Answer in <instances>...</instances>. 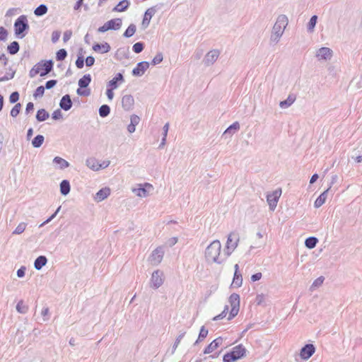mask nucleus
I'll list each match as a JSON object with an SVG mask.
<instances>
[{"mask_svg":"<svg viewBox=\"0 0 362 362\" xmlns=\"http://www.w3.org/2000/svg\"><path fill=\"white\" fill-rule=\"evenodd\" d=\"M169 123L167 122L163 127V136L167 138L168 132L169 130Z\"/></svg>","mask_w":362,"mask_h":362,"instance_id":"nucleus-62","label":"nucleus"},{"mask_svg":"<svg viewBox=\"0 0 362 362\" xmlns=\"http://www.w3.org/2000/svg\"><path fill=\"white\" fill-rule=\"evenodd\" d=\"M318 243V239L315 237H309L306 238L305 241V245L309 249L314 248L317 243Z\"/></svg>","mask_w":362,"mask_h":362,"instance_id":"nucleus-32","label":"nucleus"},{"mask_svg":"<svg viewBox=\"0 0 362 362\" xmlns=\"http://www.w3.org/2000/svg\"><path fill=\"white\" fill-rule=\"evenodd\" d=\"M155 12L156 11L153 8H148L146 11L142 21V25L144 28H146L149 25L151 18L155 14Z\"/></svg>","mask_w":362,"mask_h":362,"instance_id":"nucleus-20","label":"nucleus"},{"mask_svg":"<svg viewBox=\"0 0 362 362\" xmlns=\"http://www.w3.org/2000/svg\"><path fill=\"white\" fill-rule=\"evenodd\" d=\"M49 117V115H36V118L39 122L45 121Z\"/></svg>","mask_w":362,"mask_h":362,"instance_id":"nucleus-60","label":"nucleus"},{"mask_svg":"<svg viewBox=\"0 0 362 362\" xmlns=\"http://www.w3.org/2000/svg\"><path fill=\"white\" fill-rule=\"evenodd\" d=\"M111 193L110 187H105L100 189L94 196L95 201L100 202L107 198Z\"/></svg>","mask_w":362,"mask_h":362,"instance_id":"nucleus-15","label":"nucleus"},{"mask_svg":"<svg viewBox=\"0 0 362 362\" xmlns=\"http://www.w3.org/2000/svg\"><path fill=\"white\" fill-rule=\"evenodd\" d=\"M149 64L146 62H142L137 64V66L133 69V74L135 76H141L144 74L146 69L148 68Z\"/></svg>","mask_w":362,"mask_h":362,"instance_id":"nucleus-19","label":"nucleus"},{"mask_svg":"<svg viewBox=\"0 0 362 362\" xmlns=\"http://www.w3.org/2000/svg\"><path fill=\"white\" fill-rule=\"evenodd\" d=\"M72 35V32L71 30H66L64 32L63 35V40L64 42L69 41Z\"/></svg>","mask_w":362,"mask_h":362,"instance_id":"nucleus-55","label":"nucleus"},{"mask_svg":"<svg viewBox=\"0 0 362 362\" xmlns=\"http://www.w3.org/2000/svg\"><path fill=\"white\" fill-rule=\"evenodd\" d=\"M129 6V2L127 0L121 1L116 6L113 8L114 11L122 12L124 11Z\"/></svg>","mask_w":362,"mask_h":362,"instance_id":"nucleus-28","label":"nucleus"},{"mask_svg":"<svg viewBox=\"0 0 362 362\" xmlns=\"http://www.w3.org/2000/svg\"><path fill=\"white\" fill-rule=\"evenodd\" d=\"M76 65L78 69H81L83 66V59L78 57L76 62Z\"/></svg>","mask_w":362,"mask_h":362,"instance_id":"nucleus-64","label":"nucleus"},{"mask_svg":"<svg viewBox=\"0 0 362 362\" xmlns=\"http://www.w3.org/2000/svg\"><path fill=\"white\" fill-rule=\"evenodd\" d=\"M26 267L25 266L21 267L17 271V276L19 278H23L25 276Z\"/></svg>","mask_w":362,"mask_h":362,"instance_id":"nucleus-53","label":"nucleus"},{"mask_svg":"<svg viewBox=\"0 0 362 362\" xmlns=\"http://www.w3.org/2000/svg\"><path fill=\"white\" fill-rule=\"evenodd\" d=\"M60 35H61V33L58 30H55L54 32H52V41L54 43V42H57L59 37H60Z\"/></svg>","mask_w":362,"mask_h":362,"instance_id":"nucleus-48","label":"nucleus"},{"mask_svg":"<svg viewBox=\"0 0 362 362\" xmlns=\"http://www.w3.org/2000/svg\"><path fill=\"white\" fill-rule=\"evenodd\" d=\"M296 100V95L291 94L286 100L281 101L279 104L281 108H286L290 106Z\"/></svg>","mask_w":362,"mask_h":362,"instance_id":"nucleus-31","label":"nucleus"},{"mask_svg":"<svg viewBox=\"0 0 362 362\" xmlns=\"http://www.w3.org/2000/svg\"><path fill=\"white\" fill-rule=\"evenodd\" d=\"M318 59H329L332 56V51L328 47H322L318 49L316 54Z\"/></svg>","mask_w":362,"mask_h":362,"instance_id":"nucleus-17","label":"nucleus"},{"mask_svg":"<svg viewBox=\"0 0 362 362\" xmlns=\"http://www.w3.org/2000/svg\"><path fill=\"white\" fill-rule=\"evenodd\" d=\"M56 83H57L56 80H50L46 83L45 87H46V88L49 89V88H52V87H54L56 85Z\"/></svg>","mask_w":362,"mask_h":362,"instance_id":"nucleus-59","label":"nucleus"},{"mask_svg":"<svg viewBox=\"0 0 362 362\" xmlns=\"http://www.w3.org/2000/svg\"><path fill=\"white\" fill-rule=\"evenodd\" d=\"M288 24V19L285 16H280L274 26V30L280 32L281 29H284Z\"/></svg>","mask_w":362,"mask_h":362,"instance_id":"nucleus-18","label":"nucleus"},{"mask_svg":"<svg viewBox=\"0 0 362 362\" xmlns=\"http://www.w3.org/2000/svg\"><path fill=\"white\" fill-rule=\"evenodd\" d=\"M230 305L231 306V310L229 313L228 320H232L235 317L240 309V296L238 293H232L228 299Z\"/></svg>","mask_w":362,"mask_h":362,"instance_id":"nucleus-6","label":"nucleus"},{"mask_svg":"<svg viewBox=\"0 0 362 362\" xmlns=\"http://www.w3.org/2000/svg\"><path fill=\"white\" fill-rule=\"evenodd\" d=\"M123 76L121 74H118L115 78H113L108 83V87L112 88H116L117 87V82L122 81Z\"/></svg>","mask_w":362,"mask_h":362,"instance_id":"nucleus-33","label":"nucleus"},{"mask_svg":"<svg viewBox=\"0 0 362 362\" xmlns=\"http://www.w3.org/2000/svg\"><path fill=\"white\" fill-rule=\"evenodd\" d=\"M240 129V124L238 122H235L231 125H230L223 132L222 136L225 139L228 137H231L234 134H235Z\"/></svg>","mask_w":362,"mask_h":362,"instance_id":"nucleus-16","label":"nucleus"},{"mask_svg":"<svg viewBox=\"0 0 362 362\" xmlns=\"http://www.w3.org/2000/svg\"><path fill=\"white\" fill-rule=\"evenodd\" d=\"M110 107L107 105H102L99 109V113H109Z\"/></svg>","mask_w":362,"mask_h":362,"instance_id":"nucleus-58","label":"nucleus"},{"mask_svg":"<svg viewBox=\"0 0 362 362\" xmlns=\"http://www.w3.org/2000/svg\"><path fill=\"white\" fill-rule=\"evenodd\" d=\"M220 52L217 49H214L209 52L206 57L205 60L207 64H213L218 57Z\"/></svg>","mask_w":362,"mask_h":362,"instance_id":"nucleus-22","label":"nucleus"},{"mask_svg":"<svg viewBox=\"0 0 362 362\" xmlns=\"http://www.w3.org/2000/svg\"><path fill=\"white\" fill-rule=\"evenodd\" d=\"M240 240L239 235L236 232H231L227 238L224 255L228 257L232 252L236 249Z\"/></svg>","mask_w":362,"mask_h":362,"instance_id":"nucleus-4","label":"nucleus"},{"mask_svg":"<svg viewBox=\"0 0 362 362\" xmlns=\"http://www.w3.org/2000/svg\"><path fill=\"white\" fill-rule=\"evenodd\" d=\"M61 209V206H59L57 208V209L56 210V211L49 217L45 221H44L42 223H41L40 225V227H42L44 226L45 224L48 223L49 222H50L56 216L57 214H58V212Z\"/></svg>","mask_w":362,"mask_h":362,"instance_id":"nucleus-45","label":"nucleus"},{"mask_svg":"<svg viewBox=\"0 0 362 362\" xmlns=\"http://www.w3.org/2000/svg\"><path fill=\"white\" fill-rule=\"evenodd\" d=\"M47 12V8L45 5L42 4L37 7L34 11V13L37 16H41L45 15Z\"/></svg>","mask_w":362,"mask_h":362,"instance_id":"nucleus-36","label":"nucleus"},{"mask_svg":"<svg viewBox=\"0 0 362 362\" xmlns=\"http://www.w3.org/2000/svg\"><path fill=\"white\" fill-rule=\"evenodd\" d=\"M53 163L59 165V168L61 170L65 169L69 166V163L68 161L59 156H56L53 159Z\"/></svg>","mask_w":362,"mask_h":362,"instance_id":"nucleus-27","label":"nucleus"},{"mask_svg":"<svg viewBox=\"0 0 362 362\" xmlns=\"http://www.w3.org/2000/svg\"><path fill=\"white\" fill-rule=\"evenodd\" d=\"M110 164V162L105 163V165H100L98 160L95 158H89L86 160V165L93 170H98L102 168H107Z\"/></svg>","mask_w":362,"mask_h":362,"instance_id":"nucleus-14","label":"nucleus"},{"mask_svg":"<svg viewBox=\"0 0 362 362\" xmlns=\"http://www.w3.org/2000/svg\"><path fill=\"white\" fill-rule=\"evenodd\" d=\"M19 50V45L17 42H13L8 46V51L11 54H15Z\"/></svg>","mask_w":362,"mask_h":362,"instance_id":"nucleus-37","label":"nucleus"},{"mask_svg":"<svg viewBox=\"0 0 362 362\" xmlns=\"http://www.w3.org/2000/svg\"><path fill=\"white\" fill-rule=\"evenodd\" d=\"M281 195V189H278L272 193L267 194V202L269 204V209L271 211H274L279 199Z\"/></svg>","mask_w":362,"mask_h":362,"instance_id":"nucleus-9","label":"nucleus"},{"mask_svg":"<svg viewBox=\"0 0 362 362\" xmlns=\"http://www.w3.org/2000/svg\"><path fill=\"white\" fill-rule=\"evenodd\" d=\"M315 352V347L313 344H305L301 348L299 356L303 361L308 360Z\"/></svg>","mask_w":362,"mask_h":362,"instance_id":"nucleus-12","label":"nucleus"},{"mask_svg":"<svg viewBox=\"0 0 362 362\" xmlns=\"http://www.w3.org/2000/svg\"><path fill=\"white\" fill-rule=\"evenodd\" d=\"M21 110V105L20 103L16 104L11 111V113H19Z\"/></svg>","mask_w":362,"mask_h":362,"instance_id":"nucleus-61","label":"nucleus"},{"mask_svg":"<svg viewBox=\"0 0 362 362\" xmlns=\"http://www.w3.org/2000/svg\"><path fill=\"white\" fill-rule=\"evenodd\" d=\"M47 262V259L45 256L41 255L37 257L34 262V267L37 270H40Z\"/></svg>","mask_w":362,"mask_h":362,"instance_id":"nucleus-25","label":"nucleus"},{"mask_svg":"<svg viewBox=\"0 0 362 362\" xmlns=\"http://www.w3.org/2000/svg\"><path fill=\"white\" fill-rule=\"evenodd\" d=\"M330 187H329L327 189L321 193L320 195L316 199L314 203V206L315 208H319L325 204L327 198L328 191L330 189Z\"/></svg>","mask_w":362,"mask_h":362,"instance_id":"nucleus-23","label":"nucleus"},{"mask_svg":"<svg viewBox=\"0 0 362 362\" xmlns=\"http://www.w3.org/2000/svg\"><path fill=\"white\" fill-rule=\"evenodd\" d=\"M26 223H20L17 227L16 228V229L13 230V234H21L22 233L24 232V230H25L26 228Z\"/></svg>","mask_w":362,"mask_h":362,"instance_id":"nucleus-40","label":"nucleus"},{"mask_svg":"<svg viewBox=\"0 0 362 362\" xmlns=\"http://www.w3.org/2000/svg\"><path fill=\"white\" fill-rule=\"evenodd\" d=\"M324 280H325V278H324L322 276H320V277L317 278V279L313 281V283L312 284L311 287H312V288H316V287H319V286H320L323 284Z\"/></svg>","mask_w":362,"mask_h":362,"instance_id":"nucleus-44","label":"nucleus"},{"mask_svg":"<svg viewBox=\"0 0 362 362\" xmlns=\"http://www.w3.org/2000/svg\"><path fill=\"white\" fill-rule=\"evenodd\" d=\"M185 334V332H183L180 334H179L177 336V337L176 338L175 342H174V344L173 346V353L175 352V351L176 350L177 347L178 346L180 342L181 341V340L182 339V338L184 337Z\"/></svg>","mask_w":362,"mask_h":362,"instance_id":"nucleus-43","label":"nucleus"},{"mask_svg":"<svg viewBox=\"0 0 362 362\" xmlns=\"http://www.w3.org/2000/svg\"><path fill=\"white\" fill-rule=\"evenodd\" d=\"M164 256V250L163 247L159 246L152 251L148 257V262L154 266L158 265L163 260Z\"/></svg>","mask_w":362,"mask_h":362,"instance_id":"nucleus-8","label":"nucleus"},{"mask_svg":"<svg viewBox=\"0 0 362 362\" xmlns=\"http://www.w3.org/2000/svg\"><path fill=\"white\" fill-rule=\"evenodd\" d=\"M67 53L64 49H59L56 54V59L57 61H62L66 57Z\"/></svg>","mask_w":362,"mask_h":362,"instance_id":"nucleus-41","label":"nucleus"},{"mask_svg":"<svg viewBox=\"0 0 362 362\" xmlns=\"http://www.w3.org/2000/svg\"><path fill=\"white\" fill-rule=\"evenodd\" d=\"M28 28L26 18L23 16H20L14 23L15 33L17 35L24 36L23 33Z\"/></svg>","mask_w":362,"mask_h":362,"instance_id":"nucleus-10","label":"nucleus"},{"mask_svg":"<svg viewBox=\"0 0 362 362\" xmlns=\"http://www.w3.org/2000/svg\"><path fill=\"white\" fill-rule=\"evenodd\" d=\"M7 37V31L4 27H0V40H6Z\"/></svg>","mask_w":362,"mask_h":362,"instance_id":"nucleus-54","label":"nucleus"},{"mask_svg":"<svg viewBox=\"0 0 362 362\" xmlns=\"http://www.w3.org/2000/svg\"><path fill=\"white\" fill-rule=\"evenodd\" d=\"M140 122V118L137 115H132L130 118V124L136 126Z\"/></svg>","mask_w":362,"mask_h":362,"instance_id":"nucleus-49","label":"nucleus"},{"mask_svg":"<svg viewBox=\"0 0 362 362\" xmlns=\"http://www.w3.org/2000/svg\"><path fill=\"white\" fill-rule=\"evenodd\" d=\"M44 92H45V88L43 86H39L36 89V90L34 93V95H35V97H41L43 95Z\"/></svg>","mask_w":362,"mask_h":362,"instance_id":"nucleus-52","label":"nucleus"},{"mask_svg":"<svg viewBox=\"0 0 362 362\" xmlns=\"http://www.w3.org/2000/svg\"><path fill=\"white\" fill-rule=\"evenodd\" d=\"M16 310L19 313L25 314L28 311V305H25L24 304V302L23 300H21L18 302L16 305Z\"/></svg>","mask_w":362,"mask_h":362,"instance_id":"nucleus-35","label":"nucleus"},{"mask_svg":"<svg viewBox=\"0 0 362 362\" xmlns=\"http://www.w3.org/2000/svg\"><path fill=\"white\" fill-rule=\"evenodd\" d=\"M94 62H95L94 57H93L91 56H89V57H86V66H91L92 65H93Z\"/></svg>","mask_w":362,"mask_h":362,"instance_id":"nucleus-57","label":"nucleus"},{"mask_svg":"<svg viewBox=\"0 0 362 362\" xmlns=\"http://www.w3.org/2000/svg\"><path fill=\"white\" fill-rule=\"evenodd\" d=\"M93 49L95 52H99L101 54H105L108 52L110 50V46L108 43L105 42L103 44H95L93 46Z\"/></svg>","mask_w":362,"mask_h":362,"instance_id":"nucleus-21","label":"nucleus"},{"mask_svg":"<svg viewBox=\"0 0 362 362\" xmlns=\"http://www.w3.org/2000/svg\"><path fill=\"white\" fill-rule=\"evenodd\" d=\"M44 140L45 138L42 135H37L32 141V144L35 148H39L42 145Z\"/></svg>","mask_w":362,"mask_h":362,"instance_id":"nucleus-34","label":"nucleus"},{"mask_svg":"<svg viewBox=\"0 0 362 362\" xmlns=\"http://www.w3.org/2000/svg\"><path fill=\"white\" fill-rule=\"evenodd\" d=\"M223 343V338L219 337L213 340L204 350V354H209L215 351Z\"/></svg>","mask_w":362,"mask_h":362,"instance_id":"nucleus-13","label":"nucleus"},{"mask_svg":"<svg viewBox=\"0 0 362 362\" xmlns=\"http://www.w3.org/2000/svg\"><path fill=\"white\" fill-rule=\"evenodd\" d=\"M18 99H19V94L18 92L12 93L9 97V100L12 103H16Z\"/></svg>","mask_w":362,"mask_h":362,"instance_id":"nucleus-51","label":"nucleus"},{"mask_svg":"<svg viewBox=\"0 0 362 362\" xmlns=\"http://www.w3.org/2000/svg\"><path fill=\"white\" fill-rule=\"evenodd\" d=\"M221 243L218 240L212 241L204 252L206 261L209 263L223 264L227 257H223L221 255Z\"/></svg>","mask_w":362,"mask_h":362,"instance_id":"nucleus-1","label":"nucleus"},{"mask_svg":"<svg viewBox=\"0 0 362 362\" xmlns=\"http://www.w3.org/2000/svg\"><path fill=\"white\" fill-rule=\"evenodd\" d=\"M246 349L243 344H238L232 349L230 352L224 354L223 362H233L245 356Z\"/></svg>","mask_w":362,"mask_h":362,"instance_id":"nucleus-2","label":"nucleus"},{"mask_svg":"<svg viewBox=\"0 0 362 362\" xmlns=\"http://www.w3.org/2000/svg\"><path fill=\"white\" fill-rule=\"evenodd\" d=\"M228 312V306L226 305L223 310L219 315L215 316L213 318V320L217 321V320L224 318L226 316Z\"/></svg>","mask_w":362,"mask_h":362,"instance_id":"nucleus-42","label":"nucleus"},{"mask_svg":"<svg viewBox=\"0 0 362 362\" xmlns=\"http://www.w3.org/2000/svg\"><path fill=\"white\" fill-rule=\"evenodd\" d=\"M317 23V16H313L310 20L308 29L313 30Z\"/></svg>","mask_w":362,"mask_h":362,"instance_id":"nucleus-47","label":"nucleus"},{"mask_svg":"<svg viewBox=\"0 0 362 362\" xmlns=\"http://www.w3.org/2000/svg\"><path fill=\"white\" fill-rule=\"evenodd\" d=\"M243 284V276L240 272L234 273L231 286L235 288H239Z\"/></svg>","mask_w":362,"mask_h":362,"instance_id":"nucleus-26","label":"nucleus"},{"mask_svg":"<svg viewBox=\"0 0 362 362\" xmlns=\"http://www.w3.org/2000/svg\"><path fill=\"white\" fill-rule=\"evenodd\" d=\"M72 103L69 95H66L62 97L60 101V107L65 111H67L71 107Z\"/></svg>","mask_w":362,"mask_h":362,"instance_id":"nucleus-24","label":"nucleus"},{"mask_svg":"<svg viewBox=\"0 0 362 362\" xmlns=\"http://www.w3.org/2000/svg\"><path fill=\"white\" fill-rule=\"evenodd\" d=\"M262 276V274L261 272H257L255 274H252V276H251V281L252 282H255V281H259L261 279Z\"/></svg>","mask_w":362,"mask_h":362,"instance_id":"nucleus-56","label":"nucleus"},{"mask_svg":"<svg viewBox=\"0 0 362 362\" xmlns=\"http://www.w3.org/2000/svg\"><path fill=\"white\" fill-rule=\"evenodd\" d=\"M136 32V26L133 24L130 25L125 30L124 35L127 37H132Z\"/></svg>","mask_w":362,"mask_h":362,"instance_id":"nucleus-39","label":"nucleus"},{"mask_svg":"<svg viewBox=\"0 0 362 362\" xmlns=\"http://www.w3.org/2000/svg\"><path fill=\"white\" fill-rule=\"evenodd\" d=\"M60 192L63 195H66L70 192V184L66 180H64L60 183Z\"/></svg>","mask_w":362,"mask_h":362,"instance_id":"nucleus-29","label":"nucleus"},{"mask_svg":"<svg viewBox=\"0 0 362 362\" xmlns=\"http://www.w3.org/2000/svg\"><path fill=\"white\" fill-rule=\"evenodd\" d=\"M91 81V77L90 74L84 75L78 81L79 88L77 90V93L81 95H89V90L83 89V88H86Z\"/></svg>","mask_w":362,"mask_h":362,"instance_id":"nucleus-11","label":"nucleus"},{"mask_svg":"<svg viewBox=\"0 0 362 362\" xmlns=\"http://www.w3.org/2000/svg\"><path fill=\"white\" fill-rule=\"evenodd\" d=\"M165 281L164 273L160 269L154 271L151 276L150 287L153 289H158L160 287Z\"/></svg>","mask_w":362,"mask_h":362,"instance_id":"nucleus-5","label":"nucleus"},{"mask_svg":"<svg viewBox=\"0 0 362 362\" xmlns=\"http://www.w3.org/2000/svg\"><path fill=\"white\" fill-rule=\"evenodd\" d=\"M144 49V45L141 42H136L133 45V50L136 53L141 52Z\"/></svg>","mask_w":362,"mask_h":362,"instance_id":"nucleus-46","label":"nucleus"},{"mask_svg":"<svg viewBox=\"0 0 362 362\" xmlns=\"http://www.w3.org/2000/svg\"><path fill=\"white\" fill-rule=\"evenodd\" d=\"M122 26L121 18H114L108 21L103 25L98 28V31L99 33H105L110 30H119Z\"/></svg>","mask_w":362,"mask_h":362,"instance_id":"nucleus-7","label":"nucleus"},{"mask_svg":"<svg viewBox=\"0 0 362 362\" xmlns=\"http://www.w3.org/2000/svg\"><path fill=\"white\" fill-rule=\"evenodd\" d=\"M133 192L136 194V196L140 197H146L148 196V192L146 189L144 187L134 189Z\"/></svg>","mask_w":362,"mask_h":362,"instance_id":"nucleus-38","label":"nucleus"},{"mask_svg":"<svg viewBox=\"0 0 362 362\" xmlns=\"http://www.w3.org/2000/svg\"><path fill=\"white\" fill-rule=\"evenodd\" d=\"M208 333H209L208 329L204 326H202L200 329L198 338L196 340V341L194 342V345H197L199 342L202 341L207 337Z\"/></svg>","mask_w":362,"mask_h":362,"instance_id":"nucleus-30","label":"nucleus"},{"mask_svg":"<svg viewBox=\"0 0 362 362\" xmlns=\"http://www.w3.org/2000/svg\"><path fill=\"white\" fill-rule=\"evenodd\" d=\"M53 64L52 61L40 62L35 64L30 71V76L35 77L37 74L41 76H45L52 69Z\"/></svg>","mask_w":362,"mask_h":362,"instance_id":"nucleus-3","label":"nucleus"},{"mask_svg":"<svg viewBox=\"0 0 362 362\" xmlns=\"http://www.w3.org/2000/svg\"><path fill=\"white\" fill-rule=\"evenodd\" d=\"M163 61V54L161 53L158 54L152 60V63L156 65L160 63Z\"/></svg>","mask_w":362,"mask_h":362,"instance_id":"nucleus-50","label":"nucleus"},{"mask_svg":"<svg viewBox=\"0 0 362 362\" xmlns=\"http://www.w3.org/2000/svg\"><path fill=\"white\" fill-rule=\"evenodd\" d=\"M115 88H112L110 87H108V88L107 90L106 94H107V96L108 99H110V100H112L113 98V95H114L113 90Z\"/></svg>","mask_w":362,"mask_h":362,"instance_id":"nucleus-63","label":"nucleus"}]
</instances>
